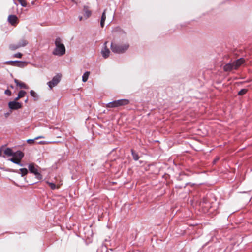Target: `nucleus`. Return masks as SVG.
Returning <instances> with one entry per match:
<instances>
[{"mask_svg":"<svg viewBox=\"0 0 252 252\" xmlns=\"http://www.w3.org/2000/svg\"><path fill=\"white\" fill-rule=\"evenodd\" d=\"M21 5L23 7L27 6V3L25 0H18Z\"/></svg>","mask_w":252,"mask_h":252,"instance_id":"26","label":"nucleus"},{"mask_svg":"<svg viewBox=\"0 0 252 252\" xmlns=\"http://www.w3.org/2000/svg\"><path fill=\"white\" fill-rule=\"evenodd\" d=\"M113 33L115 35L121 36L122 37H126V33L120 27H117L113 30Z\"/></svg>","mask_w":252,"mask_h":252,"instance_id":"9","label":"nucleus"},{"mask_svg":"<svg viewBox=\"0 0 252 252\" xmlns=\"http://www.w3.org/2000/svg\"><path fill=\"white\" fill-rule=\"evenodd\" d=\"M219 158H216L214 161H213V163L214 164H215L216 162H217L218 160H219Z\"/></svg>","mask_w":252,"mask_h":252,"instance_id":"30","label":"nucleus"},{"mask_svg":"<svg viewBox=\"0 0 252 252\" xmlns=\"http://www.w3.org/2000/svg\"><path fill=\"white\" fill-rule=\"evenodd\" d=\"M56 142L55 141H53V142H50V143H55Z\"/></svg>","mask_w":252,"mask_h":252,"instance_id":"35","label":"nucleus"},{"mask_svg":"<svg viewBox=\"0 0 252 252\" xmlns=\"http://www.w3.org/2000/svg\"><path fill=\"white\" fill-rule=\"evenodd\" d=\"M90 75V72L86 71L82 76V81L86 82L88 79L89 76Z\"/></svg>","mask_w":252,"mask_h":252,"instance_id":"16","label":"nucleus"},{"mask_svg":"<svg viewBox=\"0 0 252 252\" xmlns=\"http://www.w3.org/2000/svg\"><path fill=\"white\" fill-rule=\"evenodd\" d=\"M106 10H104L101 17L100 26L101 27H103L104 26V22L106 20Z\"/></svg>","mask_w":252,"mask_h":252,"instance_id":"14","label":"nucleus"},{"mask_svg":"<svg viewBox=\"0 0 252 252\" xmlns=\"http://www.w3.org/2000/svg\"><path fill=\"white\" fill-rule=\"evenodd\" d=\"M19 48H20V47L18 44V43H17V44H10L9 45V48L11 50H15Z\"/></svg>","mask_w":252,"mask_h":252,"instance_id":"21","label":"nucleus"},{"mask_svg":"<svg viewBox=\"0 0 252 252\" xmlns=\"http://www.w3.org/2000/svg\"><path fill=\"white\" fill-rule=\"evenodd\" d=\"M108 42L107 41H106L105 42V43H104V45H103V48H102V49L101 50V54L102 55V56L105 58H107L108 57V56H109V54L110 53V50H109L108 48H107V44Z\"/></svg>","mask_w":252,"mask_h":252,"instance_id":"10","label":"nucleus"},{"mask_svg":"<svg viewBox=\"0 0 252 252\" xmlns=\"http://www.w3.org/2000/svg\"><path fill=\"white\" fill-rule=\"evenodd\" d=\"M14 82L16 84L17 86H19L20 88H23L25 89H28V86L26 85L24 83L18 80L15 79H14Z\"/></svg>","mask_w":252,"mask_h":252,"instance_id":"12","label":"nucleus"},{"mask_svg":"<svg viewBox=\"0 0 252 252\" xmlns=\"http://www.w3.org/2000/svg\"><path fill=\"white\" fill-rule=\"evenodd\" d=\"M84 16L86 19L88 18L92 14L91 11L88 9L87 6H84L83 8Z\"/></svg>","mask_w":252,"mask_h":252,"instance_id":"13","label":"nucleus"},{"mask_svg":"<svg viewBox=\"0 0 252 252\" xmlns=\"http://www.w3.org/2000/svg\"><path fill=\"white\" fill-rule=\"evenodd\" d=\"M129 103V100L127 99H122L114 100L106 104L107 108H114L128 104Z\"/></svg>","mask_w":252,"mask_h":252,"instance_id":"5","label":"nucleus"},{"mask_svg":"<svg viewBox=\"0 0 252 252\" xmlns=\"http://www.w3.org/2000/svg\"><path fill=\"white\" fill-rule=\"evenodd\" d=\"M55 48L52 52L54 55L62 56L65 54V47L60 37H58L55 39Z\"/></svg>","mask_w":252,"mask_h":252,"instance_id":"2","label":"nucleus"},{"mask_svg":"<svg viewBox=\"0 0 252 252\" xmlns=\"http://www.w3.org/2000/svg\"><path fill=\"white\" fill-rule=\"evenodd\" d=\"M131 152L133 159L135 161L138 160L139 158L138 154L135 153L133 149H131Z\"/></svg>","mask_w":252,"mask_h":252,"instance_id":"17","label":"nucleus"},{"mask_svg":"<svg viewBox=\"0 0 252 252\" xmlns=\"http://www.w3.org/2000/svg\"><path fill=\"white\" fill-rule=\"evenodd\" d=\"M39 167L35 165L34 163H30L28 165V169L31 173L34 174L35 178L40 180L42 179L43 177L41 173L38 171V168Z\"/></svg>","mask_w":252,"mask_h":252,"instance_id":"6","label":"nucleus"},{"mask_svg":"<svg viewBox=\"0 0 252 252\" xmlns=\"http://www.w3.org/2000/svg\"><path fill=\"white\" fill-rule=\"evenodd\" d=\"M247 92V90L246 89H242L241 90H240L238 93V94L239 95H243L245 94Z\"/></svg>","mask_w":252,"mask_h":252,"instance_id":"24","label":"nucleus"},{"mask_svg":"<svg viewBox=\"0 0 252 252\" xmlns=\"http://www.w3.org/2000/svg\"><path fill=\"white\" fill-rule=\"evenodd\" d=\"M26 92L24 90H21L19 92L18 96L14 99L15 101H18L20 98L24 97Z\"/></svg>","mask_w":252,"mask_h":252,"instance_id":"15","label":"nucleus"},{"mask_svg":"<svg viewBox=\"0 0 252 252\" xmlns=\"http://www.w3.org/2000/svg\"><path fill=\"white\" fill-rule=\"evenodd\" d=\"M5 63L11 65L15 66L16 63H21L20 61H8L5 62Z\"/></svg>","mask_w":252,"mask_h":252,"instance_id":"19","label":"nucleus"},{"mask_svg":"<svg viewBox=\"0 0 252 252\" xmlns=\"http://www.w3.org/2000/svg\"><path fill=\"white\" fill-rule=\"evenodd\" d=\"M9 108L12 110H16L22 108V104L14 100L9 102L8 104Z\"/></svg>","mask_w":252,"mask_h":252,"instance_id":"8","label":"nucleus"},{"mask_svg":"<svg viewBox=\"0 0 252 252\" xmlns=\"http://www.w3.org/2000/svg\"><path fill=\"white\" fill-rule=\"evenodd\" d=\"M8 21L12 25H15L17 23L18 18L15 15H10L8 17Z\"/></svg>","mask_w":252,"mask_h":252,"instance_id":"11","label":"nucleus"},{"mask_svg":"<svg viewBox=\"0 0 252 252\" xmlns=\"http://www.w3.org/2000/svg\"><path fill=\"white\" fill-rule=\"evenodd\" d=\"M21 63H16L15 66H18V67H23L24 66V64L25 63V62L20 61Z\"/></svg>","mask_w":252,"mask_h":252,"instance_id":"29","label":"nucleus"},{"mask_svg":"<svg viewBox=\"0 0 252 252\" xmlns=\"http://www.w3.org/2000/svg\"><path fill=\"white\" fill-rule=\"evenodd\" d=\"M4 94L8 96H10L11 95V91L9 89H7L5 91Z\"/></svg>","mask_w":252,"mask_h":252,"instance_id":"28","label":"nucleus"},{"mask_svg":"<svg viewBox=\"0 0 252 252\" xmlns=\"http://www.w3.org/2000/svg\"><path fill=\"white\" fill-rule=\"evenodd\" d=\"M61 75L57 74L52 79L51 81H49L47 84L50 89H52L54 87L56 86L61 81Z\"/></svg>","mask_w":252,"mask_h":252,"instance_id":"7","label":"nucleus"},{"mask_svg":"<svg viewBox=\"0 0 252 252\" xmlns=\"http://www.w3.org/2000/svg\"><path fill=\"white\" fill-rule=\"evenodd\" d=\"M83 19V17L82 16H79V21H81Z\"/></svg>","mask_w":252,"mask_h":252,"instance_id":"32","label":"nucleus"},{"mask_svg":"<svg viewBox=\"0 0 252 252\" xmlns=\"http://www.w3.org/2000/svg\"><path fill=\"white\" fill-rule=\"evenodd\" d=\"M4 153L7 156L12 157L11 158L8 159V160L20 166H23V164L21 162L24 156L23 152L21 151H17L14 152L11 148H6L4 150Z\"/></svg>","mask_w":252,"mask_h":252,"instance_id":"1","label":"nucleus"},{"mask_svg":"<svg viewBox=\"0 0 252 252\" xmlns=\"http://www.w3.org/2000/svg\"><path fill=\"white\" fill-rule=\"evenodd\" d=\"M9 114H10V113L7 112V113H5V117H7L9 115Z\"/></svg>","mask_w":252,"mask_h":252,"instance_id":"31","label":"nucleus"},{"mask_svg":"<svg viewBox=\"0 0 252 252\" xmlns=\"http://www.w3.org/2000/svg\"><path fill=\"white\" fill-rule=\"evenodd\" d=\"M13 56L15 58H21L22 56V54L21 53H17L14 54Z\"/></svg>","mask_w":252,"mask_h":252,"instance_id":"27","label":"nucleus"},{"mask_svg":"<svg viewBox=\"0 0 252 252\" xmlns=\"http://www.w3.org/2000/svg\"><path fill=\"white\" fill-rule=\"evenodd\" d=\"M244 62V60L241 58L232 63L226 64L223 67V69L225 71H230L233 69H237Z\"/></svg>","mask_w":252,"mask_h":252,"instance_id":"3","label":"nucleus"},{"mask_svg":"<svg viewBox=\"0 0 252 252\" xmlns=\"http://www.w3.org/2000/svg\"><path fill=\"white\" fill-rule=\"evenodd\" d=\"M128 43H125L124 44H117L111 43V49L113 52L115 53L121 54L125 52L129 48Z\"/></svg>","mask_w":252,"mask_h":252,"instance_id":"4","label":"nucleus"},{"mask_svg":"<svg viewBox=\"0 0 252 252\" xmlns=\"http://www.w3.org/2000/svg\"><path fill=\"white\" fill-rule=\"evenodd\" d=\"M44 138V137L39 136V137H37L33 139H28L27 140V142L28 143L31 144V143H32L35 140H36V139H38L39 138Z\"/></svg>","mask_w":252,"mask_h":252,"instance_id":"25","label":"nucleus"},{"mask_svg":"<svg viewBox=\"0 0 252 252\" xmlns=\"http://www.w3.org/2000/svg\"><path fill=\"white\" fill-rule=\"evenodd\" d=\"M18 43L20 48L24 47L28 44V41L25 39H22L21 40L19 41Z\"/></svg>","mask_w":252,"mask_h":252,"instance_id":"18","label":"nucleus"},{"mask_svg":"<svg viewBox=\"0 0 252 252\" xmlns=\"http://www.w3.org/2000/svg\"><path fill=\"white\" fill-rule=\"evenodd\" d=\"M19 171L21 172V176L22 177L27 174L28 172L27 169L25 168L20 169Z\"/></svg>","mask_w":252,"mask_h":252,"instance_id":"22","label":"nucleus"},{"mask_svg":"<svg viewBox=\"0 0 252 252\" xmlns=\"http://www.w3.org/2000/svg\"><path fill=\"white\" fill-rule=\"evenodd\" d=\"M30 94L32 97L34 98L35 101L37 100L38 99V95L33 90L30 91Z\"/></svg>","mask_w":252,"mask_h":252,"instance_id":"20","label":"nucleus"},{"mask_svg":"<svg viewBox=\"0 0 252 252\" xmlns=\"http://www.w3.org/2000/svg\"><path fill=\"white\" fill-rule=\"evenodd\" d=\"M0 156H1V149H0Z\"/></svg>","mask_w":252,"mask_h":252,"instance_id":"33","label":"nucleus"},{"mask_svg":"<svg viewBox=\"0 0 252 252\" xmlns=\"http://www.w3.org/2000/svg\"><path fill=\"white\" fill-rule=\"evenodd\" d=\"M28 101V98H27L25 101V102H27Z\"/></svg>","mask_w":252,"mask_h":252,"instance_id":"34","label":"nucleus"},{"mask_svg":"<svg viewBox=\"0 0 252 252\" xmlns=\"http://www.w3.org/2000/svg\"><path fill=\"white\" fill-rule=\"evenodd\" d=\"M46 183L49 185V186L50 187L51 189L52 190H54L56 189V185H55V184L52 182H50L49 181H47Z\"/></svg>","mask_w":252,"mask_h":252,"instance_id":"23","label":"nucleus"}]
</instances>
